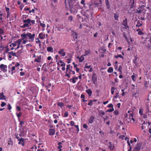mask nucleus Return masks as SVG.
<instances>
[{"label":"nucleus","instance_id":"nucleus-1","mask_svg":"<svg viewBox=\"0 0 151 151\" xmlns=\"http://www.w3.org/2000/svg\"><path fill=\"white\" fill-rule=\"evenodd\" d=\"M19 66L20 64L19 63L12 62L8 66L9 73L11 74L12 75H13V73L16 72V70H18Z\"/></svg>","mask_w":151,"mask_h":151},{"label":"nucleus","instance_id":"nucleus-2","mask_svg":"<svg viewBox=\"0 0 151 151\" xmlns=\"http://www.w3.org/2000/svg\"><path fill=\"white\" fill-rule=\"evenodd\" d=\"M35 35L34 33L32 34L29 32H27V33H24L21 35V37L22 40L27 39L28 41L32 42L34 40Z\"/></svg>","mask_w":151,"mask_h":151},{"label":"nucleus","instance_id":"nucleus-3","mask_svg":"<svg viewBox=\"0 0 151 151\" xmlns=\"http://www.w3.org/2000/svg\"><path fill=\"white\" fill-rule=\"evenodd\" d=\"M66 50L64 48H62L60 49L58 51V53L60 55L61 57H64L66 55Z\"/></svg>","mask_w":151,"mask_h":151},{"label":"nucleus","instance_id":"nucleus-4","mask_svg":"<svg viewBox=\"0 0 151 151\" xmlns=\"http://www.w3.org/2000/svg\"><path fill=\"white\" fill-rule=\"evenodd\" d=\"M71 35L73 37L74 41H76L77 40L78 34L73 30L71 31Z\"/></svg>","mask_w":151,"mask_h":151},{"label":"nucleus","instance_id":"nucleus-5","mask_svg":"<svg viewBox=\"0 0 151 151\" xmlns=\"http://www.w3.org/2000/svg\"><path fill=\"white\" fill-rule=\"evenodd\" d=\"M92 80L93 83L95 85L97 83V75L95 73H93L92 75Z\"/></svg>","mask_w":151,"mask_h":151},{"label":"nucleus","instance_id":"nucleus-6","mask_svg":"<svg viewBox=\"0 0 151 151\" xmlns=\"http://www.w3.org/2000/svg\"><path fill=\"white\" fill-rule=\"evenodd\" d=\"M0 68L1 70L5 72L7 71V66L6 65L1 64L0 65Z\"/></svg>","mask_w":151,"mask_h":151},{"label":"nucleus","instance_id":"nucleus-7","mask_svg":"<svg viewBox=\"0 0 151 151\" xmlns=\"http://www.w3.org/2000/svg\"><path fill=\"white\" fill-rule=\"evenodd\" d=\"M42 56L41 55L37 56L34 60V62H36L38 63H40L42 61Z\"/></svg>","mask_w":151,"mask_h":151},{"label":"nucleus","instance_id":"nucleus-8","mask_svg":"<svg viewBox=\"0 0 151 151\" xmlns=\"http://www.w3.org/2000/svg\"><path fill=\"white\" fill-rule=\"evenodd\" d=\"M23 22L24 23H28L29 24H30L31 25V24L30 23V22L32 23V24H35V20H31L30 19H27L23 20Z\"/></svg>","mask_w":151,"mask_h":151},{"label":"nucleus","instance_id":"nucleus-9","mask_svg":"<svg viewBox=\"0 0 151 151\" xmlns=\"http://www.w3.org/2000/svg\"><path fill=\"white\" fill-rule=\"evenodd\" d=\"M122 24L124 27V28L125 29H127L129 28V26L127 24V18H125V20H123Z\"/></svg>","mask_w":151,"mask_h":151},{"label":"nucleus","instance_id":"nucleus-10","mask_svg":"<svg viewBox=\"0 0 151 151\" xmlns=\"http://www.w3.org/2000/svg\"><path fill=\"white\" fill-rule=\"evenodd\" d=\"M22 52L21 50L19 51L17 53L13 52V51H12L10 52H9V54L13 56H15L16 57H17V56L16 55L17 54H18V55H21V53Z\"/></svg>","mask_w":151,"mask_h":151},{"label":"nucleus","instance_id":"nucleus-11","mask_svg":"<svg viewBox=\"0 0 151 151\" xmlns=\"http://www.w3.org/2000/svg\"><path fill=\"white\" fill-rule=\"evenodd\" d=\"M141 147V144L140 143H137L136 147L134 148L133 151H139Z\"/></svg>","mask_w":151,"mask_h":151},{"label":"nucleus","instance_id":"nucleus-12","mask_svg":"<svg viewBox=\"0 0 151 151\" xmlns=\"http://www.w3.org/2000/svg\"><path fill=\"white\" fill-rule=\"evenodd\" d=\"M55 133V130L54 129H49L48 134L50 136L54 135Z\"/></svg>","mask_w":151,"mask_h":151},{"label":"nucleus","instance_id":"nucleus-13","mask_svg":"<svg viewBox=\"0 0 151 151\" xmlns=\"http://www.w3.org/2000/svg\"><path fill=\"white\" fill-rule=\"evenodd\" d=\"M19 142L18 144L19 145H21L22 146H24L25 145V141L24 139L23 138H21L18 141Z\"/></svg>","mask_w":151,"mask_h":151},{"label":"nucleus","instance_id":"nucleus-14","mask_svg":"<svg viewBox=\"0 0 151 151\" xmlns=\"http://www.w3.org/2000/svg\"><path fill=\"white\" fill-rule=\"evenodd\" d=\"M83 55H82L80 57L78 56L77 57V58L79 59V62H82L84 60V58L83 57Z\"/></svg>","mask_w":151,"mask_h":151},{"label":"nucleus","instance_id":"nucleus-15","mask_svg":"<svg viewBox=\"0 0 151 151\" xmlns=\"http://www.w3.org/2000/svg\"><path fill=\"white\" fill-rule=\"evenodd\" d=\"M38 37L41 39H43L45 37V35L43 33H41L39 35Z\"/></svg>","mask_w":151,"mask_h":151},{"label":"nucleus","instance_id":"nucleus-16","mask_svg":"<svg viewBox=\"0 0 151 151\" xmlns=\"http://www.w3.org/2000/svg\"><path fill=\"white\" fill-rule=\"evenodd\" d=\"M114 18L115 20L118 21V19L119 17V13H114Z\"/></svg>","mask_w":151,"mask_h":151},{"label":"nucleus","instance_id":"nucleus-17","mask_svg":"<svg viewBox=\"0 0 151 151\" xmlns=\"http://www.w3.org/2000/svg\"><path fill=\"white\" fill-rule=\"evenodd\" d=\"M62 144V143L61 142H59L58 143V146L57 148L58 149H59V151H62V150L61 149L62 147L61 145Z\"/></svg>","mask_w":151,"mask_h":151},{"label":"nucleus","instance_id":"nucleus-18","mask_svg":"<svg viewBox=\"0 0 151 151\" xmlns=\"http://www.w3.org/2000/svg\"><path fill=\"white\" fill-rule=\"evenodd\" d=\"M94 117L93 116H91L89 118L88 120L89 123L91 124L94 121Z\"/></svg>","mask_w":151,"mask_h":151},{"label":"nucleus","instance_id":"nucleus-19","mask_svg":"<svg viewBox=\"0 0 151 151\" xmlns=\"http://www.w3.org/2000/svg\"><path fill=\"white\" fill-rule=\"evenodd\" d=\"M91 51L90 50H86L83 55L84 56H86L87 55H90L91 54Z\"/></svg>","mask_w":151,"mask_h":151},{"label":"nucleus","instance_id":"nucleus-20","mask_svg":"<svg viewBox=\"0 0 151 151\" xmlns=\"http://www.w3.org/2000/svg\"><path fill=\"white\" fill-rule=\"evenodd\" d=\"M22 37H21V39H18V40L15 42V43L18 45V46L17 47H19V46H20V45L21 44V43L22 41Z\"/></svg>","mask_w":151,"mask_h":151},{"label":"nucleus","instance_id":"nucleus-21","mask_svg":"<svg viewBox=\"0 0 151 151\" xmlns=\"http://www.w3.org/2000/svg\"><path fill=\"white\" fill-rule=\"evenodd\" d=\"M70 11L71 13L74 14H76L78 10L77 9H75L74 8H71Z\"/></svg>","mask_w":151,"mask_h":151},{"label":"nucleus","instance_id":"nucleus-22","mask_svg":"<svg viewBox=\"0 0 151 151\" xmlns=\"http://www.w3.org/2000/svg\"><path fill=\"white\" fill-rule=\"evenodd\" d=\"M109 148L110 150H112L114 148V145H112L111 144V142H109Z\"/></svg>","mask_w":151,"mask_h":151},{"label":"nucleus","instance_id":"nucleus-23","mask_svg":"<svg viewBox=\"0 0 151 151\" xmlns=\"http://www.w3.org/2000/svg\"><path fill=\"white\" fill-rule=\"evenodd\" d=\"M86 92L87 93L89 96H91L92 94V91L90 89H89L86 90Z\"/></svg>","mask_w":151,"mask_h":151},{"label":"nucleus","instance_id":"nucleus-24","mask_svg":"<svg viewBox=\"0 0 151 151\" xmlns=\"http://www.w3.org/2000/svg\"><path fill=\"white\" fill-rule=\"evenodd\" d=\"M132 79L134 82H135L136 81V77L135 75H134V73H133V75L131 76Z\"/></svg>","mask_w":151,"mask_h":151},{"label":"nucleus","instance_id":"nucleus-25","mask_svg":"<svg viewBox=\"0 0 151 151\" xmlns=\"http://www.w3.org/2000/svg\"><path fill=\"white\" fill-rule=\"evenodd\" d=\"M5 96L4 95L3 93H0V99L4 100L5 99Z\"/></svg>","mask_w":151,"mask_h":151},{"label":"nucleus","instance_id":"nucleus-26","mask_svg":"<svg viewBox=\"0 0 151 151\" xmlns=\"http://www.w3.org/2000/svg\"><path fill=\"white\" fill-rule=\"evenodd\" d=\"M25 24L21 26L20 27L21 28H25L26 27H29V24L28 23H24Z\"/></svg>","mask_w":151,"mask_h":151},{"label":"nucleus","instance_id":"nucleus-27","mask_svg":"<svg viewBox=\"0 0 151 151\" xmlns=\"http://www.w3.org/2000/svg\"><path fill=\"white\" fill-rule=\"evenodd\" d=\"M142 25V21L139 20L137 22V24L136 25V27H139Z\"/></svg>","mask_w":151,"mask_h":151},{"label":"nucleus","instance_id":"nucleus-28","mask_svg":"<svg viewBox=\"0 0 151 151\" xmlns=\"http://www.w3.org/2000/svg\"><path fill=\"white\" fill-rule=\"evenodd\" d=\"M148 111H147L146 113L144 114H143V115L142 116V117L144 118L145 119L147 118V114L149 113V109H147Z\"/></svg>","mask_w":151,"mask_h":151},{"label":"nucleus","instance_id":"nucleus-29","mask_svg":"<svg viewBox=\"0 0 151 151\" xmlns=\"http://www.w3.org/2000/svg\"><path fill=\"white\" fill-rule=\"evenodd\" d=\"M122 65H120L119 68H118L117 71H119V74H121L122 73Z\"/></svg>","mask_w":151,"mask_h":151},{"label":"nucleus","instance_id":"nucleus-30","mask_svg":"<svg viewBox=\"0 0 151 151\" xmlns=\"http://www.w3.org/2000/svg\"><path fill=\"white\" fill-rule=\"evenodd\" d=\"M35 42H36V43L37 44L39 43V47H41V42L39 40V39L38 38H37L35 39Z\"/></svg>","mask_w":151,"mask_h":151},{"label":"nucleus","instance_id":"nucleus-31","mask_svg":"<svg viewBox=\"0 0 151 151\" xmlns=\"http://www.w3.org/2000/svg\"><path fill=\"white\" fill-rule=\"evenodd\" d=\"M113 71V69L112 67H109L107 70V72L109 73H111Z\"/></svg>","mask_w":151,"mask_h":151},{"label":"nucleus","instance_id":"nucleus-32","mask_svg":"<svg viewBox=\"0 0 151 151\" xmlns=\"http://www.w3.org/2000/svg\"><path fill=\"white\" fill-rule=\"evenodd\" d=\"M95 6L93 4H91L89 5V10L90 11H92L93 10V8Z\"/></svg>","mask_w":151,"mask_h":151},{"label":"nucleus","instance_id":"nucleus-33","mask_svg":"<svg viewBox=\"0 0 151 151\" xmlns=\"http://www.w3.org/2000/svg\"><path fill=\"white\" fill-rule=\"evenodd\" d=\"M106 8L109 9L110 8L109 1H105Z\"/></svg>","mask_w":151,"mask_h":151},{"label":"nucleus","instance_id":"nucleus-34","mask_svg":"<svg viewBox=\"0 0 151 151\" xmlns=\"http://www.w3.org/2000/svg\"><path fill=\"white\" fill-rule=\"evenodd\" d=\"M143 109L142 108L140 109L139 111V113L141 116L143 115Z\"/></svg>","mask_w":151,"mask_h":151},{"label":"nucleus","instance_id":"nucleus-35","mask_svg":"<svg viewBox=\"0 0 151 151\" xmlns=\"http://www.w3.org/2000/svg\"><path fill=\"white\" fill-rule=\"evenodd\" d=\"M53 48H47V51L50 52L52 53L53 52Z\"/></svg>","mask_w":151,"mask_h":151},{"label":"nucleus","instance_id":"nucleus-36","mask_svg":"<svg viewBox=\"0 0 151 151\" xmlns=\"http://www.w3.org/2000/svg\"><path fill=\"white\" fill-rule=\"evenodd\" d=\"M26 134H25L23 132H21L19 134V136L20 137H24L26 136Z\"/></svg>","mask_w":151,"mask_h":151},{"label":"nucleus","instance_id":"nucleus-37","mask_svg":"<svg viewBox=\"0 0 151 151\" xmlns=\"http://www.w3.org/2000/svg\"><path fill=\"white\" fill-rule=\"evenodd\" d=\"M59 62L60 63H61L60 65L61 67H65V64L63 62L62 60H60L59 61Z\"/></svg>","mask_w":151,"mask_h":151},{"label":"nucleus","instance_id":"nucleus-38","mask_svg":"<svg viewBox=\"0 0 151 151\" xmlns=\"http://www.w3.org/2000/svg\"><path fill=\"white\" fill-rule=\"evenodd\" d=\"M9 143L8 145H10L12 146L13 144V141H12V139L11 138L9 139V140L8 141Z\"/></svg>","mask_w":151,"mask_h":151},{"label":"nucleus","instance_id":"nucleus-39","mask_svg":"<svg viewBox=\"0 0 151 151\" xmlns=\"http://www.w3.org/2000/svg\"><path fill=\"white\" fill-rule=\"evenodd\" d=\"M114 57L115 58H117L119 57L122 58V59H124L123 56L121 54L118 55H115Z\"/></svg>","mask_w":151,"mask_h":151},{"label":"nucleus","instance_id":"nucleus-40","mask_svg":"<svg viewBox=\"0 0 151 151\" xmlns=\"http://www.w3.org/2000/svg\"><path fill=\"white\" fill-rule=\"evenodd\" d=\"M58 105L60 108H62L64 106V103L63 102H59L58 103Z\"/></svg>","mask_w":151,"mask_h":151},{"label":"nucleus","instance_id":"nucleus-41","mask_svg":"<svg viewBox=\"0 0 151 151\" xmlns=\"http://www.w3.org/2000/svg\"><path fill=\"white\" fill-rule=\"evenodd\" d=\"M114 108H111L110 109H107L106 112H111L114 111Z\"/></svg>","mask_w":151,"mask_h":151},{"label":"nucleus","instance_id":"nucleus-42","mask_svg":"<svg viewBox=\"0 0 151 151\" xmlns=\"http://www.w3.org/2000/svg\"><path fill=\"white\" fill-rule=\"evenodd\" d=\"M18 118V120L20 119V117L21 115L22 114L21 112H19V113H16V114Z\"/></svg>","mask_w":151,"mask_h":151},{"label":"nucleus","instance_id":"nucleus-43","mask_svg":"<svg viewBox=\"0 0 151 151\" xmlns=\"http://www.w3.org/2000/svg\"><path fill=\"white\" fill-rule=\"evenodd\" d=\"M68 116V112H65L64 113L63 116L64 117H66Z\"/></svg>","mask_w":151,"mask_h":151},{"label":"nucleus","instance_id":"nucleus-44","mask_svg":"<svg viewBox=\"0 0 151 151\" xmlns=\"http://www.w3.org/2000/svg\"><path fill=\"white\" fill-rule=\"evenodd\" d=\"M19 122H20L19 123V125L22 127V125L24 124V122L23 121H21L20 120V119H19Z\"/></svg>","mask_w":151,"mask_h":151},{"label":"nucleus","instance_id":"nucleus-45","mask_svg":"<svg viewBox=\"0 0 151 151\" xmlns=\"http://www.w3.org/2000/svg\"><path fill=\"white\" fill-rule=\"evenodd\" d=\"M149 83V81H145L144 83V86L145 87H147L148 86L147 85V84Z\"/></svg>","mask_w":151,"mask_h":151},{"label":"nucleus","instance_id":"nucleus-46","mask_svg":"<svg viewBox=\"0 0 151 151\" xmlns=\"http://www.w3.org/2000/svg\"><path fill=\"white\" fill-rule=\"evenodd\" d=\"M93 100H90V102L88 103V105L90 106H92L93 105Z\"/></svg>","mask_w":151,"mask_h":151},{"label":"nucleus","instance_id":"nucleus-47","mask_svg":"<svg viewBox=\"0 0 151 151\" xmlns=\"http://www.w3.org/2000/svg\"><path fill=\"white\" fill-rule=\"evenodd\" d=\"M91 65H88V64L87 63H86L85 64V68H88V69H89V68H91Z\"/></svg>","mask_w":151,"mask_h":151},{"label":"nucleus","instance_id":"nucleus-48","mask_svg":"<svg viewBox=\"0 0 151 151\" xmlns=\"http://www.w3.org/2000/svg\"><path fill=\"white\" fill-rule=\"evenodd\" d=\"M83 127L86 129H87L88 127L86 124H84L83 125Z\"/></svg>","mask_w":151,"mask_h":151},{"label":"nucleus","instance_id":"nucleus-49","mask_svg":"<svg viewBox=\"0 0 151 151\" xmlns=\"http://www.w3.org/2000/svg\"><path fill=\"white\" fill-rule=\"evenodd\" d=\"M119 96V93L118 92H116V93L115 96H114V98L116 99Z\"/></svg>","mask_w":151,"mask_h":151},{"label":"nucleus","instance_id":"nucleus-50","mask_svg":"<svg viewBox=\"0 0 151 151\" xmlns=\"http://www.w3.org/2000/svg\"><path fill=\"white\" fill-rule=\"evenodd\" d=\"M8 60H11L12 58V55H11L10 54H9V53H8Z\"/></svg>","mask_w":151,"mask_h":151},{"label":"nucleus","instance_id":"nucleus-51","mask_svg":"<svg viewBox=\"0 0 151 151\" xmlns=\"http://www.w3.org/2000/svg\"><path fill=\"white\" fill-rule=\"evenodd\" d=\"M70 65H67V68H66V72H67L68 70L70 69Z\"/></svg>","mask_w":151,"mask_h":151},{"label":"nucleus","instance_id":"nucleus-52","mask_svg":"<svg viewBox=\"0 0 151 151\" xmlns=\"http://www.w3.org/2000/svg\"><path fill=\"white\" fill-rule=\"evenodd\" d=\"M7 109L9 110H10L12 109V106L10 104H9L7 106Z\"/></svg>","mask_w":151,"mask_h":151},{"label":"nucleus","instance_id":"nucleus-53","mask_svg":"<svg viewBox=\"0 0 151 151\" xmlns=\"http://www.w3.org/2000/svg\"><path fill=\"white\" fill-rule=\"evenodd\" d=\"M70 125L71 126H74L75 122L73 121H71L70 122Z\"/></svg>","mask_w":151,"mask_h":151},{"label":"nucleus","instance_id":"nucleus-54","mask_svg":"<svg viewBox=\"0 0 151 151\" xmlns=\"http://www.w3.org/2000/svg\"><path fill=\"white\" fill-rule=\"evenodd\" d=\"M4 30L2 28H0V34H3L4 33Z\"/></svg>","mask_w":151,"mask_h":151},{"label":"nucleus","instance_id":"nucleus-55","mask_svg":"<svg viewBox=\"0 0 151 151\" xmlns=\"http://www.w3.org/2000/svg\"><path fill=\"white\" fill-rule=\"evenodd\" d=\"M73 17L72 16H70L68 17V20L70 21V22L72 21L73 20Z\"/></svg>","mask_w":151,"mask_h":151},{"label":"nucleus","instance_id":"nucleus-56","mask_svg":"<svg viewBox=\"0 0 151 151\" xmlns=\"http://www.w3.org/2000/svg\"><path fill=\"white\" fill-rule=\"evenodd\" d=\"M18 134H15V136H16V138L18 139V140H19V139H20V138H19V137L18 136Z\"/></svg>","mask_w":151,"mask_h":151},{"label":"nucleus","instance_id":"nucleus-57","mask_svg":"<svg viewBox=\"0 0 151 151\" xmlns=\"http://www.w3.org/2000/svg\"><path fill=\"white\" fill-rule=\"evenodd\" d=\"M107 107L109 108L111 107V108H113V105L111 104H109L108 105Z\"/></svg>","mask_w":151,"mask_h":151},{"label":"nucleus","instance_id":"nucleus-58","mask_svg":"<svg viewBox=\"0 0 151 151\" xmlns=\"http://www.w3.org/2000/svg\"><path fill=\"white\" fill-rule=\"evenodd\" d=\"M6 103H5L4 102H2L1 104V106L2 107H3L5 106L6 105Z\"/></svg>","mask_w":151,"mask_h":151},{"label":"nucleus","instance_id":"nucleus-59","mask_svg":"<svg viewBox=\"0 0 151 151\" xmlns=\"http://www.w3.org/2000/svg\"><path fill=\"white\" fill-rule=\"evenodd\" d=\"M71 80H72V82L73 83H74L76 82V81L75 80L74 78H72V79L70 78V81H71Z\"/></svg>","mask_w":151,"mask_h":151},{"label":"nucleus","instance_id":"nucleus-60","mask_svg":"<svg viewBox=\"0 0 151 151\" xmlns=\"http://www.w3.org/2000/svg\"><path fill=\"white\" fill-rule=\"evenodd\" d=\"M6 11L7 12V13H9V8L6 6L5 7Z\"/></svg>","mask_w":151,"mask_h":151},{"label":"nucleus","instance_id":"nucleus-61","mask_svg":"<svg viewBox=\"0 0 151 151\" xmlns=\"http://www.w3.org/2000/svg\"><path fill=\"white\" fill-rule=\"evenodd\" d=\"M114 113L115 115H117L119 114V111L117 110H115L114 112Z\"/></svg>","mask_w":151,"mask_h":151},{"label":"nucleus","instance_id":"nucleus-62","mask_svg":"<svg viewBox=\"0 0 151 151\" xmlns=\"http://www.w3.org/2000/svg\"><path fill=\"white\" fill-rule=\"evenodd\" d=\"M125 136L124 135H120L119 137V138L120 139H124V137Z\"/></svg>","mask_w":151,"mask_h":151},{"label":"nucleus","instance_id":"nucleus-63","mask_svg":"<svg viewBox=\"0 0 151 151\" xmlns=\"http://www.w3.org/2000/svg\"><path fill=\"white\" fill-rule=\"evenodd\" d=\"M100 114H102V115H104L105 114V112L104 111H100L99 113Z\"/></svg>","mask_w":151,"mask_h":151},{"label":"nucleus","instance_id":"nucleus-64","mask_svg":"<svg viewBox=\"0 0 151 151\" xmlns=\"http://www.w3.org/2000/svg\"><path fill=\"white\" fill-rule=\"evenodd\" d=\"M16 110L19 111H20L21 110V108L19 106H17Z\"/></svg>","mask_w":151,"mask_h":151}]
</instances>
